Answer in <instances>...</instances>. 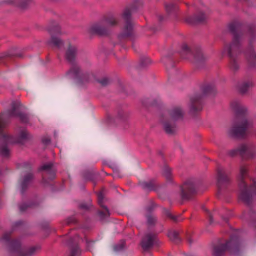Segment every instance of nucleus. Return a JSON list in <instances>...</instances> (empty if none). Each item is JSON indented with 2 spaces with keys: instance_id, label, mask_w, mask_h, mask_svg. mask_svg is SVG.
Instances as JSON below:
<instances>
[{
  "instance_id": "obj_1",
  "label": "nucleus",
  "mask_w": 256,
  "mask_h": 256,
  "mask_svg": "<svg viewBox=\"0 0 256 256\" xmlns=\"http://www.w3.org/2000/svg\"><path fill=\"white\" fill-rule=\"evenodd\" d=\"M12 116L18 117L20 120L24 123L27 122L28 119L26 114L20 112L18 106L14 103L12 104L10 110L0 115V154L4 157H7L9 155L10 152L7 148V145L16 142L14 138L9 136L3 131L4 126V120Z\"/></svg>"
},
{
  "instance_id": "obj_2",
  "label": "nucleus",
  "mask_w": 256,
  "mask_h": 256,
  "mask_svg": "<svg viewBox=\"0 0 256 256\" xmlns=\"http://www.w3.org/2000/svg\"><path fill=\"white\" fill-rule=\"evenodd\" d=\"M231 107L236 111L238 115L237 124L230 130L229 134L236 138H243L247 134L248 129L252 126V122L244 114L246 108L238 100L231 103Z\"/></svg>"
},
{
  "instance_id": "obj_3",
  "label": "nucleus",
  "mask_w": 256,
  "mask_h": 256,
  "mask_svg": "<svg viewBox=\"0 0 256 256\" xmlns=\"http://www.w3.org/2000/svg\"><path fill=\"white\" fill-rule=\"evenodd\" d=\"M240 24L236 22L230 24L228 29L234 34V39L232 44L226 46L224 48V52L226 53L230 58V68L233 70H236L239 68L238 64L233 54L239 52L240 48V36L238 33Z\"/></svg>"
},
{
  "instance_id": "obj_4",
  "label": "nucleus",
  "mask_w": 256,
  "mask_h": 256,
  "mask_svg": "<svg viewBox=\"0 0 256 256\" xmlns=\"http://www.w3.org/2000/svg\"><path fill=\"white\" fill-rule=\"evenodd\" d=\"M248 170L246 166H242L240 167L238 176V185L240 188L239 198L246 204H249L252 200L254 196L256 195V182H254L253 184L249 188L248 187L244 180L247 176Z\"/></svg>"
},
{
  "instance_id": "obj_5",
  "label": "nucleus",
  "mask_w": 256,
  "mask_h": 256,
  "mask_svg": "<svg viewBox=\"0 0 256 256\" xmlns=\"http://www.w3.org/2000/svg\"><path fill=\"white\" fill-rule=\"evenodd\" d=\"M184 116V112L180 106L173 108L169 112L168 116H164L161 120L163 128L167 134H172L176 130L175 122L182 120Z\"/></svg>"
},
{
  "instance_id": "obj_6",
  "label": "nucleus",
  "mask_w": 256,
  "mask_h": 256,
  "mask_svg": "<svg viewBox=\"0 0 256 256\" xmlns=\"http://www.w3.org/2000/svg\"><path fill=\"white\" fill-rule=\"evenodd\" d=\"M240 246L238 239L236 237H232L226 244L214 246L213 254L215 256H222L226 250L229 251L231 254H235L238 251Z\"/></svg>"
},
{
  "instance_id": "obj_7",
  "label": "nucleus",
  "mask_w": 256,
  "mask_h": 256,
  "mask_svg": "<svg viewBox=\"0 0 256 256\" xmlns=\"http://www.w3.org/2000/svg\"><path fill=\"white\" fill-rule=\"evenodd\" d=\"M117 20L113 16H110L103 19L100 23L92 26L91 30L99 35H104L107 34V28L116 25Z\"/></svg>"
},
{
  "instance_id": "obj_8",
  "label": "nucleus",
  "mask_w": 256,
  "mask_h": 256,
  "mask_svg": "<svg viewBox=\"0 0 256 256\" xmlns=\"http://www.w3.org/2000/svg\"><path fill=\"white\" fill-rule=\"evenodd\" d=\"M237 154L248 158H252L256 156V146L252 144H242L238 148L232 150L229 152V154L232 156Z\"/></svg>"
},
{
  "instance_id": "obj_9",
  "label": "nucleus",
  "mask_w": 256,
  "mask_h": 256,
  "mask_svg": "<svg viewBox=\"0 0 256 256\" xmlns=\"http://www.w3.org/2000/svg\"><path fill=\"white\" fill-rule=\"evenodd\" d=\"M198 186L195 179L187 180L181 187L182 197L184 199L188 198L190 194L194 192Z\"/></svg>"
},
{
  "instance_id": "obj_10",
  "label": "nucleus",
  "mask_w": 256,
  "mask_h": 256,
  "mask_svg": "<svg viewBox=\"0 0 256 256\" xmlns=\"http://www.w3.org/2000/svg\"><path fill=\"white\" fill-rule=\"evenodd\" d=\"M132 10L130 8H126L122 14V18L126 20V24L124 28L123 32L121 34L122 37H128L132 33V24L130 21Z\"/></svg>"
},
{
  "instance_id": "obj_11",
  "label": "nucleus",
  "mask_w": 256,
  "mask_h": 256,
  "mask_svg": "<svg viewBox=\"0 0 256 256\" xmlns=\"http://www.w3.org/2000/svg\"><path fill=\"white\" fill-rule=\"evenodd\" d=\"M157 240L155 234L148 233L142 238L141 245L144 250H148L153 246L156 244Z\"/></svg>"
},
{
  "instance_id": "obj_12",
  "label": "nucleus",
  "mask_w": 256,
  "mask_h": 256,
  "mask_svg": "<svg viewBox=\"0 0 256 256\" xmlns=\"http://www.w3.org/2000/svg\"><path fill=\"white\" fill-rule=\"evenodd\" d=\"M49 32L51 34V39L49 42V44L54 46L58 48H60L64 45L63 42L58 38L55 36L54 34H60V29L58 26H56L54 28L49 30Z\"/></svg>"
},
{
  "instance_id": "obj_13",
  "label": "nucleus",
  "mask_w": 256,
  "mask_h": 256,
  "mask_svg": "<svg viewBox=\"0 0 256 256\" xmlns=\"http://www.w3.org/2000/svg\"><path fill=\"white\" fill-rule=\"evenodd\" d=\"M230 179L222 167H218L217 170V185L219 189L227 184Z\"/></svg>"
},
{
  "instance_id": "obj_14",
  "label": "nucleus",
  "mask_w": 256,
  "mask_h": 256,
  "mask_svg": "<svg viewBox=\"0 0 256 256\" xmlns=\"http://www.w3.org/2000/svg\"><path fill=\"white\" fill-rule=\"evenodd\" d=\"M201 109L200 96H196L191 98L190 100V111L192 112H194L200 110Z\"/></svg>"
},
{
  "instance_id": "obj_15",
  "label": "nucleus",
  "mask_w": 256,
  "mask_h": 256,
  "mask_svg": "<svg viewBox=\"0 0 256 256\" xmlns=\"http://www.w3.org/2000/svg\"><path fill=\"white\" fill-rule=\"evenodd\" d=\"M77 54V48L76 46L70 44L66 50V58L70 62H72L74 60Z\"/></svg>"
},
{
  "instance_id": "obj_16",
  "label": "nucleus",
  "mask_w": 256,
  "mask_h": 256,
  "mask_svg": "<svg viewBox=\"0 0 256 256\" xmlns=\"http://www.w3.org/2000/svg\"><path fill=\"white\" fill-rule=\"evenodd\" d=\"M80 70L77 64H73L67 72L66 75L70 78H77L80 76Z\"/></svg>"
},
{
  "instance_id": "obj_17",
  "label": "nucleus",
  "mask_w": 256,
  "mask_h": 256,
  "mask_svg": "<svg viewBox=\"0 0 256 256\" xmlns=\"http://www.w3.org/2000/svg\"><path fill=\"white\" fill-rule=\"evenodd\" d=\"M98 202L99 204L104 208L105 212H100L99 215L102 218H104V217L106 216L110 215V213L106 207L104 206L102 204L103 200H104V196L102 192L98 193Z\"/></svg>"
},
{
  "instance_id": "obj_18",
  "label": "nucleus",
  "mask_w": 256,
  "mask_h": 256,
  "mask_svg": "<svg viewBox=\"0 0 256 256\" xmlns=\"http://www.w3.org/2000/svg\"><path fill=\"white\" fill-rule=\"evenodd\" d=\"M206 19V16L203 13H200L198 16H194L192 17L188 18L186 19L188 22L191 24H196L204 22Z\"/></svg>"
},
{
  "instance_id": "obj_19",
  "label": "nucleus",
  "mask_w": 256,
  "mask_h": 256,
  "mask_svg": "<svg viewBox=\"0 0 256 256\" xmlns=\"http://www.w3.org/2000/svg\"><path fill=\"white\" fill-rule=\"evenodd\" d=\"M32 178V174L31 173H28L27 174H26L22 178L20 184V186L22 188V192H23L24 190L26 188L27 186L30 182Z\"/></svg>"
},
{
  "instance_id": "obj_20",
  "label": "nucleus",
  "mask_w": 256,
  "mask_h": 256,
  "mask_svg": "<svg viewBox=\"0 0 256 256\" xmlns=\"http://www.w3.org/2000/svg\"><path fill=\"white\" fill-rule=\"evenodd\" d=\"M40 248L39 246H34L26 250L22 249H18L17 250L20 251V256H32Z\"/></svg>"
},
{
  "instance_id": "obj_21",
  "label": "nucleus",
  "mask_w": 256,
  "mask_h": 256,
  "mask_svg": "<svg viewBox=\"0 0 256 256\" xmlns=\"http://www.w3.org/2000/svg\"><path fill=\"white\" fill-rule=\"evenodd\" d=\"M253 83L250 80L242 82L238 85V89L240 92L245 93L249 88L252 86Z\"/></svg>"
},
{
  "instance_id": "obj_22",
  "label": "nucleus",
  "mask_w": 256,
  "mask_h": 256,
  "mask_svg": "<svg viewBox=\"0 0 256 256\" xmlns=\"http://www.w3.org/2000/svg\"><path fill=\"white\" fill-rule=\"evenodd\" d=\"M168 236L170 239L174 242L178 243L180 241L178 233L176 230H170L168 232Z\"/></svg>"
},
{
  "instance_id": "obj_23",
  "label": "nucleus",
  "mask_w": 256,
  "mask_h": 256,
  "mask_svg": "<svg viewBox=\"0 0 256 256\" xmlns=\"http://www.w3.org/2000/svg\"><path fill=\"white\" fill-rule=\"evenodd\" d=\"M52 164L51 163H48L44 164L40 168V170H45L48 171V174H50L51 176L50 178H54L55 174L54 173L52 172Z\"/></svg>"
},
{
  "instance_id": "obj_24",
  "label": "nucleus",
  "mask_w": 256,
  "mask_h": 256,
  "mask_svg": "<svg viewBox=\"0 0 256 256\" xmlns=\"http://www.w3.org/2000/svg\"><path fill=\"white\" fill-rule=\"evenodd\" d=\"M80 254V250L78 246H74L70 248L69 256H78Z\"/></svg>"
},
{
  "instance_id": "obj_25",
  "label": "nucleus",
  "mask_w": 256,
  "mask_h": 256,
  "mask_svg": "<svg viewBox=\"0 0 256 256\" xmlns=\"http://www.w3.org/2000/svg\"><path fill=\"white\" fill-rule=\"evenodd\" d=\"M154 184L152 182H144L142 184V188L148 190H152L154 189Z\"/></svg>"
},
{
  "instance_id": "obj_26",
  "label": "nucleus",
  "mask_w": 256,
  "mask_h": 256,
  "mask_svg": "<svg viewBox=\"0 0 256 256\" xmlns=\"http://www.w3.org/2000/svg\"><path fill=\"white\" fill-rule=\"evenodd\" d=\"M165 6L166 10L169 13L176 10V6L172 3L166 4Z\"/></svg>"
},
{
  "instance_id": "obj_27",
  "label": "nucleus",
  "mask_w": 256,
  "mask_h": 256,
  "mask_svg": "<svg viewBox=\"0 0 256 256\" xmlns=\"http://www.w3.org/2000/svg\"><path fill=\"white\" fill-rule=\"evenodd\" d=\"M156 221V218L152 215L148 216H147V222L149 225L154 224Z\"/></svg>"
},
{
  "instance_id": "obj_28",
  "label": "nucleus",
  "mask_w": 256,
  "mask_h": 256,
  "mask_svg": "<svg viewBox=\"0 0 256 256\" xmlns=\"http://www.w3.org/2000/svg\"><path fill=\"white\" fill-rule=\"evenodd\" d=\"M151 63V60L149 58H146L142 60L140 62V66L141 67H144L150 64Z\"/></svg>"
},
{
  "instance_id": "obj_29",
  "label": "nucleus",
  "mask_w": 256,
  "mask_h": 256,
  "mask_svg": "<svg viewBox=\"0 0 256 256\" xmlns=\"http://www.w3.org/2000/svg\"><path fill=\"white\" fill-rule=\"evenodd\" d=\"M168 216H169V218H171L174 221L176 222H180L182 220V218L180 216H173L172 214H169Z\"/></svg>"
},
{
  "instance_id": "obj_30",
  "label": "nucleus",
  "mask_w": 256,
  "mask_h": 256,
  "mask_svg": "<svg viewBox=\"0 0 256 256\" xmlns=\"http://www.w3.org/2000/svg\"><path fill=\"white\" fill-rule=\"evenodd\" d=\"M98 82L103 86H106L110 82V80L107 78H104Z\"/></svg>"
},
{
  "instance_id": "obj_31",
  "label": "nucleus",
  "mask_w": 256,
  "mask_h": 256,
  "mask_svg": "<svg viewBox=\"0 0 256 256\" xmlns=\"http://www.w3.org/2000/svg\"><path fill=\"white\" fill-rule=\"evenodd\" d=\"M30 204H22L20 205L19 208H20V211L24 212L28 207H30Z\"/></svg>"
},
{
  "instance_id": "obj_32",
  "label": "nucleus",
  "mask_w": 256,
  "mask_h": 256,
  "mask_svg": "<svg viewBox=\"0 0 256 256\" xmlns=\"http://www.w3.org/2000/svg\"><path fill=\"white\" fill-rule=\"evenodd\" d=\"M204 58L203 54L201 53H198L196 56H195L196 61H200Z\"/></svg>"
},
{
  "instance_id": "obj_33",
  "label": "nucleus",
  "mask_w": 256,
  "mask_h": 256,
  "mask_svg": "<svg viewBox=\"0 0 256 256\" xmlns=\"http://www.w3.org/2000/svg\"><path fill=\"white\" fill-rule=\"evenodd\" d=\"M28 133L26 130H22L20 134V137L22 138H27Z\"/></svg>"
},
{
  "instance_id": "obj_34",
  "label": "nucleus",
  "mask_w": 256,
  "mask_h": 256,
  "mask_svg": "<svg viewBox=\"0 0 256 256\" xmlns=\"http://www.w3.org/2000/svg\"><path fill=\"white\" fill-rule=\"evenodd\" d=\"M42 142L44 144H48L50 142V139L48 137L44 138L42 139Z\"/></svg>"
},
{
  "instance_id": "obj_35",
  "label": "nucleus",
  "mask_w": 256,
  "mask_h": 256,
  "mask_svg": "<svg viewBox=\"0 0 256 256\" xmlns=\"http://www.w3.org/2000/svg\"><path fill=\"white\" fill-rule=\"evenodd\" d=\"M12 246L14 248H20V244L18 241L15 240L12 242Z\"/></svg>"
},
{
  "instance_id": "obj_36",
  "label": "nucleus",
  "mask_w": 256,
  "mask_h": 256,
  "mask_svg": "<svg viewBox=\"0 0 256 256\" xmlns=\"http://www.w3.org/2000/svg\"><path fill=\"white\" fill-rule=\"evenodd\" d=\"M75 219L74 218H70L67 220V223L68 224L73 223L75 222Z\"/></svg>"
},
{
  "instance_id": "obj_37",
  "label": "nucleus",
  "mask_w": 256,
  "mask_h": 256,
  "mask_svg": "<svg viewBox=\"0 0 256 256\" xmlns=\"http://www.w3.org/2000/svg\"><path fill=\"white\" fill-rule=\"evenodd\" d=\"M164 174L166 175V177H168L170 176V170L168 168H166L165 170V172H164Z\"/></svg>"
},
{
  "instance_id": "obj_38",
  "label": "nucleus",
  "mask_w": 256,
  "mask_h": 256,
  "mask_svg": "<svg viewBox=\"0 0 256 256\" xmlns=\"http://www.w3.org/2000/svg\"><path fill=\"white\" fill-rule=\"evenodd\" d=\"M9 234L6 233L3 236L2 238L6 240H8L9 239Z\"/></svg>"
},
{
  "instance_id": "obj_39",
  "label": "nucleus",
  "mask_w": 256,
  "mask_h": 256,
  "mask_svg": "<svg viewBox=\"0 0 256 256\" xmlns=\"http://www.w3.org/2000/svg\"><path fill=\"white\" fill-rule=\"evenodd\" d=\"M182 50L185 52H189L190 51V49H189L188 47L186 44H184L182 46Z\"/></svg>"
},
{
  "instance_id": "obj_40",
  "label": "nucleus",
  "mask_w": 256,
  "mask_h": 256,
  "mask_svg": "<svg viewBox=\"0 0 256 256\" xmlns=\"http://www.w3.org/2000/svg\"><path fill=\"white\" fill-rule=\"evenodd\" d=\"M208 212V214L210 224H212V222H213L212 221V216L211 215V214Z\"/></svg>"
},
{
  "instance_id": "obj_41",
  "label": "nucleus",
  "mask_w": 256,
  "mask_h": 256,
  "mask_svg": "<svg viewBox=\"0 0 256 256\" xmlns=\"http://www.w3.org/2000/svg\"><path fill=\"white\" fill-rule=\"evenodd\" d=\"M123 248V246H114V250H122Z\"/></svg>"
},
{
  "instance_id": "obj_42",
  "label": "nucleus",
  "mask_w": 256,
  "mask_h": 256,
  "mask_svg": "<svg viewBox=\"0 0 256 256\" xmlns=\"http://www.w3.org/2000/svg\"><path fill=\"white\" fill-rule=\"evenodd\" d=\"M204 91L206 92H208L210 91V86H206V88H205V90H204Z\"/></svg>"
},
{
  "instance_id": "obj_43",
  "label": "nucleus",
  "mask_w": 256,
  "mask_h": 256,
  "mask_svg": "<svg viewBox=\"0 0 256 256\" xmlns=\"http://www.w3.org/2000/svg\"><path fill=\"white\" fill-rule=\"evenodd\" d=\"M82 80H86V81H88V80H86V79L85 76H84V77H83V78H82Z\"/></svg>"
},
{
  "instance_id": "obj_44",
  "label": "nucleus",
  "mask_w": 256,
  "mask_h": 256,
  "mask_svg": "<svg viewBox=\"0 0 256 256\" xmlns=\"http://www.w3.org/2000/svg\"><path fill=\"white\" fill-rule=\"evenodd\" d=\"M20 222H17L16 223V224H18H18H20Z\"/></svg>"
},
{
  "instance_id": "obj_45",
  "label": "nucleus",
  "mask_w": 256,
  "mask_h": 256,
  "mask_svg": "<svg viewBox=\"0 0 256 256\" xmlns=\"http://www.w3.org/2000/svg\"><path fill=\"white\" fill-rule=\"evenodd\" d=\"M90 76H88V78H90Z\"/></svg>"
},
{
  "instance_id": "obj_46",
  "label": "nucleus",
  "mask_w": 256,
  "mask_h": 256,
  "mask_svg": "<svg viewBox=\"0 0 256 256\" xmlns=\"http://www.w3.org/2000/svg\"><path fill=\"white\" fill-rule=\"evenodd\" d=\"M224 220H225V221H227V219H226H226H224Z\"/></svg>"
}]
</instances>
